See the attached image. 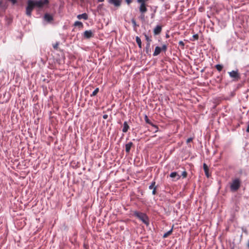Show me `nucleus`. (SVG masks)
Masks as SVG:
<instances>
[{
  "instance_id": "6e6552de",
  "label": "nucleus",
  "mask_w": 249,
  "mask_h": 249,
  "mask_svg": "<svg viewBox=\"0 0 249 249\" xmlns=\"http://www.w3.org/2000/svg\"><path fill=\"white\" fill-rule=\"evenodd\" d=\"M108 1L110 4H113L116 7H119L121 3L120 0H108Z\"/></svg>"
},
{
  "instance_id": "aec40b11",
  "label": "nucleus",
  "mask_w": 249,
  "mask_h": 249,
  "mask_svg": "<svg viewBox=\"0 0 249 249\" xmlns=\"http://www.w3.org/2000/svg\"><path fill=\"white\" fill-rule=\"evenodd\" d=\"M172 231H173V228L170 230H169V231H168L167 232H165L163 235V238H166L169 235H170L172 232Z\"/></svg>"
},
{
  "instance_id": "2f4dec72",
  "label": "nucleus",
  "mask_w": 249,
  "mask_h": 249,
  "mask_svg": "<svg viewBox=\"0 0 249 249\" xmlns=\"http://www.w3.org/2000/svg\"><path fill=\"white\" fill-rule=\"evenodd\" d=\"M131 22H132V23L133 24V26H137L136 22L135 19H132L131 20Z\"/></svg>"
},
{
  "instance_id": "7ed1b4c3",
  "label": "nucleus",
  "mask_w": 249,
  "mask_h": 249,
  "mask_svg": "<svg viewBox=\"0 0 249 249\" xmlns=\"http://www.w3.org/2000/svg\"><path fill=\"white\" fill-rule=\"evenodd\" d=\"M27 3V5L26 7V14L28 16L30 17L33 10L36 7L35 4L34 3V1L33 0H28Z\"/></svg>"
},
{
  "instance_id": "ea45409f",
  "label": "nucleus",
  "mask_w": 249,
  "mask_h": 249,
  "mask_svg": "<svg viewBox=\"0 0 249 249\" xmlns=\"http://www.w3.org/2000/svg\"><path fill=\"white\" fill-rule=\"evenodd\" d=\"M143 0V2H138L139 3H145V2L148 0Z\"/></svg>"
},
{
  "instance_id": "37998d69",
  "label": "nucleus",
  "mask_w": 249,
  "mask_h": 249,
  "mask_svg": "<svg viewBox=\"0 0 249 249\" xmlns=\"http://www.w3.org/2000/svg\"><path fill=\"white\" fill-rule=\"evenodd\" d=\"M247 247L249 248V239L248 241Z\"/></svg>"
},
{
  "instance_id": "4c0bfd02",
  "label": "nucleus",
  "mask_w": 249,
  "mask_h": 249,
  "mask_svg": "<svg viewBox=\"0 0 249 249\" xmlns=\"http://www.w3.org/2000/svg\"><path fill=\"white\" fill-rule=\"evenodd\" d=\"M49 0H43L45 4H47L49 3Z\"/></svg>"
},
{
  "instance_id": "58836bf2",
  "label": "nucleus",
  "mask_w": 249,
  "mask_h": 249,
  "mask_svg": "<svg viewBox=\"0 0 249 249\" xmlns=\"http://www.w3.org/2000/svg\"><path fill=\"white\" fill-rule=\"evenodd\" d=\"M141 18L142 19H144V14H141Z\"/></svg>"
},
{
  "instance_id": "c756f323",
  "label": "nucleus",
  "mask_w": 249,
  "mask_h": 249,
  "mask_svg": "<svg viewBox=\"0 0 249 249\" xmlns=\"http://www.w3.org/2000/svg\"><path fill=\"white\" fill-rule=\"evenodd\" d=\"M182 176L183 177V178H185L187 177V173L186 171H183L182 173Z\"/></svg>"
},
{
  "instance_id": "9b49d317",
  "label": "nucleus",
  "mask_w": 249,
  "mask_h": 249,
  "mask_svg": "<svg viewBox=\"0 0 249 249\" xmlns=\"http://www.w3.org/2000/svg\"><path fill=\"white\" fill-rule=\"evenodd\" d=\"M170 177L171 178H175L176 180L179 179L180 178V176L176 172L171 173Z\"/></svg>"
},
{
  "instance_id": "412c9836",
  "label": "nucleus",
  "mask_w": 249,
  "mask_h": 249,
  "mask_svg": "<svg viewBox=\"0 0 249 249\" xmlns=\"http://www.w3.org/2000/svg\"><path fill=\"white\" fill-rule=\"evenodd\" d=\"M143 35L144 36L145 40L147 41V43H151L152 40L150 37H149L145 33H144Z\"/></svg>"
},
{
  "instance_id": "393cba45",
  "label": "nucleus",
  "mask_w": 249,
  "mask_h": 249,
  "mask_svg": "<svg viewBox=\"0 0 249 249\" xmlns=\"http://www.w3.org/2000/svg\"><path fill=\"white\" fill-rule=\"evenodd\" d=\"M5 7L1 0H0V11L4 10Z\"/></svg>"
},
{
  "instance_id": "f03ea898",
  "label": "nucleus",
  "mask_w": 249,
  "mask_h": 249,
  "mask_svg": "<svg viewBox=\"0 0 249 249\" xmlns=\"http://www.w3.org/2000/svg\"><path fill=\"white\" fill-rule=\"evenodd\" d=\"M241 181L239 178H235L232 180L230 184V190L231 192H236L238 190L241 185Z\"/></svg>"
},
{
  "instance_id": "f3484780",
  "label": "nucleus",
  "mask_w": 249,
  "mask_h": 249,
  "mask_svg": "<svg viewBox=\"0 0 249 249\" xmlns=\"http://www.w3.org/2000/svg\"><path fill=\"white\" fill-rule=\"evenodd\" d=\"M203 169L205 173L206 176L209 178V168L208 166L206 165V163H203Z\"/></svg>"
},
{
  "instance_id": "c9c22d12",
  "label": "nucleus",
  "mask_w": 249,
  "mask_h": 249,
  "mask_svg": "<svg viewBox=\"0 0 249 249\" xmlns=\"http://www.w3.org/2000/svg\"><path fill=\"white\" fill-rule=\"evenodd\" d=\"M125 1L128 4H129L132 2V0H125Z\"/></svg>"
},
{
  "instance_id": "b1692460",
  "label": "nucleus",
  "mask_w": 249,
  "mask_h": 249,
  "mask_svg": "<svg viewBox=\"0 0 249 249\" xmlns=\"http://www.w3.org/2000/svg\"><path fill=\"white\" fill-rule=\"evenodd\" d=\"M99 88H96L92 92V94L90 95V96H95L97 93L99 92Z\"/></svg>"
},
{
  "instance_id": "bb28decb",
  "label": "nucleus",
  "mask_w": 249,
  "mask_h": 249,
  "mask_svg": "<svg viewBox=\"0 0 249 249\" xmlns=\"http://www.w3.org/2000/svg\"><path fill=\"white\" fill-rule=\"evenodd\" d=\"M155 181H152L150 184V185L149 186V189H153L155 187L154 186L155 185Z\"/></svg>"
},
{
  "instance_id": "c03bdc74",
  "label": "nucleus",
  "mask_w": 249,
  "mask_h": 249,
  "mask_svg": "<svg viewBox=\"0 0 249 249\" xmlns=\"http://www.w3.org/2000/svg\"><path fill=\"white\" fill-rule=\"evenodd\" d=\"M104 0H97L98 2H103Z\"/></svg>"
},
{
  "instance_id": "a19ab883",
  "label": "nucleus",
  "mask_w": 249,
  "mask_h": 249,
  "mask_svg": "<svg viewBox=\"0 0 249 249\" xmlns=\"http://www.w3.org/2000/svg\"><path fill=\"white\" fill-rule=\"evenodd\" d=\"M246 131L247 132H249V124L248 125V126H247V129H246Z\"/></svg>"
},
{
  "instance_id": "a18cd8bd",
  "label": "nucleus",
  "mask_w": 249,
  "mask_h": 249,
  "mask_svg": "<svg viewBox=\"0 0 249 249\" xmlns=\"http://www.w3.org/2000/svg\"><path fill=\"white\" fill-rule=\"evenodd\" d=\"M154 14H152V17H153L154 16Z\"/></svg>"
},
{
  "instance_id": "cd10ccee",
  "label": "nucleus",
  "mask_w": 249,
  "mask_h": 249,
  "mask_svg": "<svg viewBox=\"0 0 249 249\" xmlns=\"http://www.w3.org/2000/svg\"><path fill=\"white\" fill-rule=\"evenodd\" d=\"M161 51H163L164 52H166L167 49V46L166 44H164L162 46V47L161 48Z\"/></svg>"
},
{
  "instance_id": "473e14b6",
  "label": "nucleus",
  "mask_w": 249,
  "mask_h": 249,
  "mask_svg": "<svg viewBox=\"0 0 249 249\" xmlns=\"http://www.w3.org/2000/svg\"><path fill=\"white\" fill-rule=\"evenodd\" d=\"M156 194V187H155L153 188V191H152V195H155Z\"/></svg>"
},
{
  "instance_id": "c85d7f7f",
  "label": "nucleus",
  "mask_w": 249,
  "mask_h": 249,
  "mask_svg": "<svg viewBox=\"0 0 249 249\" xmlns=\"http://www.w3.org/2000/svg\"><path fill=\"white\" fill-rule=\"evenodd\" d=\"M193 39H191V40H197L198 38V35L197 34H195L193 36Z\"/></svg>"
},
{
  "instance_id": "79ce46f5",
  "label": "nucleus",
  "mask_w": 249,
  "mask_h": 249,
  "mask_svg": "<svg viewBox=\"0 0 249 249\" xmlns=\"http://www.w3.org/2000/svg\"><path fill=\"white\" fill-rule=\"evenodd\" d=\"M137 2L138 3L140 2H143V0H137Z\"/></svg>"
},
{
  "instance_id": "7c9ffc66",
  "label": "nucleus",
  "mask_w": 249,
  "mask_h": 249,
  "mask_svg": "<svg viewBox=\"0 0 249 249\" xmlns=\"http://www.w3.org/2000/svg\"><path fill=\"white\" fill-rule=\"evenodd\" d=\"M58 45H59V43L58 42H56L55 44L53 45V48L54 49H57Z\"/></svg>"
},
{
  "instance_id": "a878e982",
  "label": "nucleus",
  "mask_w": 249,
  "mask_h": 249,
  "mask_svg": "<svg viewBox=\"0 0 249 249\" xmlns=\"http://www.w3.org/2000/svg\"><path fill=\"white\" fill-rule=\"evenodd\" d=\"M179 46H180L182 49H184V43L182 41H179L178 42Z\"/></svg>"
},
{
  "instance_id": "ddd939ff",
  "label": "nucleus",
  "mask_w": 249,
  "mask_h": 249,
  "mask_svg": "<svg viewBox=\"0 0 249 249\" xmlns=\"http://www.w3.org/2000/svg\"><path fill=\"white\" fill-rule=\"evenodd\" d=\"M129 129V126L127 122L125 121L123 124V127L122 129V131L124 133H126L127 132V131Z\"/></svg>"
},
{
  "instance_id": "f257e3e1",
  "label": "nucleus",
  "mask_w": 249,
  "mask_h": 249,
  "mask_svg": "<svg viewBox=\"0 0 249 249\" xmlns=\"http://www.w3.org/2000/svg\"><path fill=\"white\" fill-rule=\"evenodd\" d=\"M134 215L139 218L145 225H149V218L145 213L138 211H135L134 212Z\"/></svg>"
},
{
  "instance_id": "f704fd0d",
  "label": "nucleus",
  "mask_w": 249,
  "mask_h": 249,
  "mask_svg": "<svg viewBox=\"0 0 249 249\" xmlns=\"http://www.w3.org/2000/svg\"><path fill=\"white\" fill-rule=\"evenodd\" d=\"M103 118L104 119H107L108 118V115L107 114H104L103 116Z\"/></svg>"
},
{
  "instance_id": "6ab92c4d",
  "label": "nucleus",
  "mask_w": 249,
  "mask_h": 249,
  "mask_svg": "<svg viewBox=\"0 0 249 249\" xmlns=\"http://www.w3.org/2000/svg\"><path fill=\"white\" fill-rule=\"evenodd\" d=\"M144 120L145 121V122L147 123V124H148L150 125H151L152 126H156V125H155L154 124H152V123L151 122V121L148 119V117L145 115V117H144Z\"/></svg>"
},
{
  "instance_id": "dca6fc26",
  "label": "nucleus",
  "mask_w": 249,
  "mask_h": 249,
  "mask_svg": "<svg viewBox=\"0 0 249 249\" xmlns=\"http://www.w3.org/2000/svg\"><path fill=\"white\" fill-rule=\"evenodd\" d=\"M145 51L146 54L148 55H150L151 53V48H150V43H147L146 45V47L145 48Z\"/></svg>"
},
{
  "instance_id": "0eeeda50",
  "label": "nucleus",
  "mask_w": 249,
  "mask_h": 249,
  "mask_svg": "<svg viewBox=\"0 0 249 249\" xmlns=\"http://www.w3.org/2000/svg\"><path fill=\"white\" fill-rule=\"evenodd\" d=\"M44 19L47 22L50 23L53 20V18L52 15H51L49 14L46 13L44 16Z\"/></svg>"
},
{
  "instance_id": "4468645a",
  "label": "nucleus",
  "mask_w": 249,
  "mask_h": 249,
  "mask_svg": "<svg viewBox=\"0 0 249 249\" xmlns=\"http://www.w3.org/2000/svg\"><path fill=\"white\" fill-rule=\"evenodd\" d=\"M161 51V48L159 46H157L155 48V51L153 54V56H157L160 53Z\"/></svg>"
},
{
  "instance_id": "20e7f679",
  "label": "nucleus",
  "mask_w": 249,
  "mask_h": 249,
  "mask_svg": "<svg viewBox=\"0 0 249 249\" xmlns=\"http://www.w3.org/2000/svg\"><path fill=\"white\" fill-rule=\"evenodd\" d=\"M228 73L231 78H233L234 81H237L240 78V75L238 72V70L229 71Z\"/></svg>"
},
{
  "instance_id": "9d476101",
  "label": "nucleus",
  "mask_w": 249,
  "mask_h": 249,
  "mask_svg": "<svg viewBox=\"0 0 249 249\" xmlns=\"http://www.w3.org/2000/svg\"><path fill=\"white\" fill-rule=\"evenodd\" d=\"M161 29H162V28H161V26H160V25H157L155 28L154 29V34L155 35H159L161 31Z\"/></svg>"
},
{
  "instance_id": "2eb2a0df",
  "label": "nucleus",
  "mask_w": 249,
  "mask_h": 249,
  "mask_svg": "<svg viewBox=\"0 0 249 249\" xmlns=\"http://www.w3.org/2000/svg\"><path fill=\"white\" fill-rule=\"evenodd\" d=\"M77 18L79 19H84L85 20H87L88 18V16L86 13H83L82 14L78 15Z\"/></svg>"
},
{
  "instance_id": "72a5a7b5",
  "label": "nucleus",
  "mask_w": 249,
  "mask_h": 249,
  "mask_svg": "<svg viewBox=\"0 0 249 249\" xmlns=\"http://www.w3.org/2000/svg\"><path fill=\"white\" fill-rule=\"evenodd\" d=\"M192 141H193V138H189L187 139V140L186 141V142L188 143L189 142H191Z\"/></svg>"
},
{
  "instance_id": "1a4fd4ad",
  "label": "nucleus",
  "mask_w": 249,
  "mask_h": 249,
  "mask_svg": "<svg viewBox=\"0 0 249 249\" xmlns=\"http://www.w3.org/2000/svg\"><path fill=\"white\" fill-rule=\"evenodd\" d=\"M133 145H134L133 143L132 142H129L128 143H127L125 144V152L127 154L129 153L130 149Z\"/></svg>"
},
{
  "instance_id": "49530a36",
  "label": "nucleus",
  "mask_w": 249,
  "mask_h": 249,
  "mask_svg": "<svg viewBox=\"0 0 249 249\" xmlns=\"http://www.w3.org/2000/svg\"><path fill=\"white\" fill-rule=\"evenodd\" d=\"M156 10H154V12H156Z\"/></svg>"
},
{
  "instance_id": "5701e85b",
  "label": "nucleus",
  "mask_w": 249,
  "mask_h": 249,
  "mask_svg": "<svg viewBox=\"0 0 249 249\" xmlns=\"http://www.w3.org/2000/svg\"><path fill=\"white\" fill-rule=\"evenodd\" d=\"M74 26H78L79 27H83V23L79 21H76L74 23Z\"/></svg>"
},
{
  "instance_id": "f8f14e48",
  "label": "nucleus",
  "mask_w": 249,
  "mask_h": 249,
  "mask_svg": "<svg viewBox=\"0 0 249 249\" xmlns=\"http://www.w3.org/2000/svg\"><path fill=\"white\" fill-rule=\"evenodd\" d=\"M35 6L41 8L45 4L43 1L42 0H39L37 1H34Z\"/></svg>"
},
{
  "instance_id": "a211bd4d",
  "label": "nucleus",
  "mask_w": 249,
  "mask_h": 249,
  "mask_svg": "<svg viewBox=\"0 0 249 249\" xmlns=\"http://www.w3.org/2000/svg\"><path fill=\"white\" fill-rule=\"evenodd\" d=\"M136 41L139 47L141 49L142 47V41L141 38L138 36L136 37Z\"/></svg>"
},
{
  "instance_id": "e433bc0d",
  "label": "nucleus",
  "mask_w": 249,
  "mask_h": 249,
  "mask_svg": "<svg viewBox=\"0 0 249 249\" xmlns=\"http://www.w3.org/2000/svg\"><path fill=\"white\" fill-rule=\"evenodd\" d=\"M9 1H11L13 4H15L17 2V0H9Z\"/></svg>"
},
{
  "instance_id": "39448f33",
  "label": "nucleus",
  "mask_w": 249,
  "mask_h": 249,
  "mask_svg": "<svg viewBox=\"0 0 249 249\" xmlns=\"http://www.w3.org/2000/svg\"><path fill=\"white\" fill-rule=\"evenodd\" d=\"M140 6L139 7V11L141 14H144L147 11V9L146 7V3H140Z\"/></svg>"
},
{
  "instance_id": "4be33fe9",
  "label": "nucleus",
  "mask_w": 249,
  "mask_h": 249,
  "mask_svg": "<svg viewBox=\"0 0 249 249\" xmlns=\"http://www.w3.org/2000/svg\"><path fill=\"white\" fill-rule=\"evenodd\" d=\"M215 68L218 71H222V70L223 68V66L222 65L217 64V65H215Z\"/></svg>"
},
{
  "instance_id": "423d86ee",
  "label": "nucleus",
  "mask_w": 249,
  "mask_h": 249,
  "mask_svg": "<svg viewBox=\"0 0 249 249\" xmlns=\"http://www.w3.org/2000/svg\"><path fill=\"white\" fill-rule=\"evenodd\" d=\"M93 36V32L91 30L86 31L84 33V37L85 38L89 39Z\"/></svg>"
}]
</instances>
